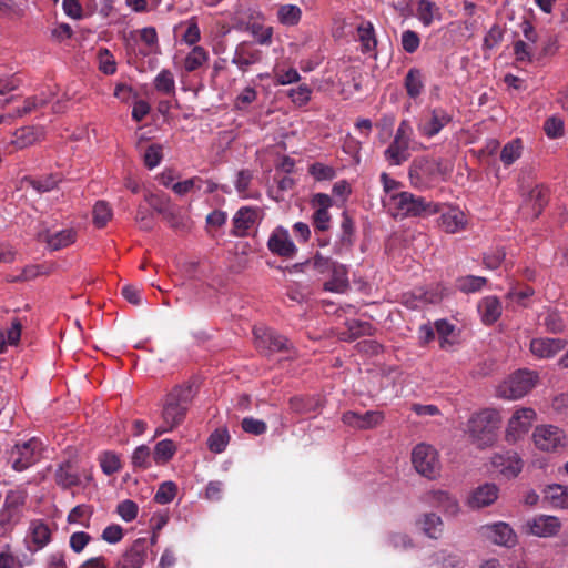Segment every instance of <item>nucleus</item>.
Returning a JSON list of instances; mask_svg holds the SVG:
<instances>
[{
	"label": "nucleus",
	"instance_id": "1",
	"mask_svg": "<svg viewBox=\"0 0 568 568\" xmlns=\"http://www.w3.org/2000/svg\"><path fill=\"white\" fill-rule=\"evenodd\" d=\"M199 386L194 381H187L176 385L166 395L162 408V419L169 427L181 425L189 410V407L197 394Z\"/></svg>",
	"mask_w": 568,
	"mask_h": 568
},
{
	"label": "nucleus",
	"instance_id": "2",
	"mask_svg": "<svg viewBox=\"0 0 568 568\" xmlns=\"http://www.w3.org/2000/svg\"><path fill=\"white\" fill-rule=\"evenodd\" d=\"M501 417L495 408H484L468 420V434L471 443L478 448L490 447L497 439Z\"/></svg>",
	"mask_w": 568,
	"mask_h": 568
},
{
	"label": "nucleus",
	"instance_id": "3",
	"mask_svg": "<svg viewBox=\"0 0 568 568\" xmlns=\"http://www.w3.org/2000/svg\"><path fill=\"white\" fill-rule=\"evenodd\" d=\"M538 375L527 369H518L501 382L497 394L505 399H518L527 395L536 385Z\"/></svg>",
	"mask_w": 568,
	"mask_h": 568
},
{
	"label": "nucleus",
	"instance_id": "4",
	"mask_svg": "<svg viewBox=\"0 0 568 568\" xmlns=\"http://www.w3.org/2000/svg\"><path fill=\"white\" fill-rule=\"evenodd\" d=\"M392 200L398 214L403 216H428L438 212L437 204L409 192L394 194Z\"/></svg>",
	"mask_w": 568,
	"mask_h": 568
},
{
	"label": "nucleus",
	"instance_id": "5",
	"mask_svg": "<svg viewBox=\"0 0 568 568\" xmlns=\"http://www.w3.org/2000/svg\"><path fill=\"white\" fill-rule=\"evenodd\" d=\"M253 335L255 347L263 355L268 356L293 349V344L284 335L270 327H254Z\"/></svg>",
	"mask_w": 568,
	"mask_h": 568
},
{
	"label": "nucleus",
	"instance_id": "6",
	"mask_svg": "<svg viewBox=\"0 0 568 568\" xmlns=\"http://www.w3.org/2000/svg\"><path fill=\"white\" fill-rule=\"evenodd\" d=\"M412 463L418 474L435 479L439 475V460L437 452L427 444H418L412 453Z\"/></svg>",
	"mask_w": 568,
	"mask_h": 568
},
{
	"label": "nucleus",
	"instance_id": "7",
	"mask_svg": "<svg viewBox=\"0 0 568 568\" xmlns=\"http://www.w3.org/2000/svg\"><path fill=\"white\" fill-rule=\"evenodd\" d=\"M41 450L42 443L36 437L21 444H16L10 453L12 468L16 471L28 469L39 459Z\"/></svg>",
	"mask_w": 568,
	"mask_h": 568
},
{
	"label": "nucleus",
	"instance_id": "8",
	"mask_svg": "<svg viewBox=\"0 0 568 568\" xmlns=\"http://www.w3.org/2000/svg\"><path fill=\"white\" fill-rule=\"evenodd\" d=\"M532 438L540 450L556 452L559 447L565 446L566 435L557 426L541 425L535 428Z\"/></svg>",
	"mask_w": 568,
	"mask_h": 568
},
{
	"label": "nucleus",
	"instance_id": "9",
	"mask_svg": "<svg viewBox=\"0 0 568 568\" xmlns=\"http://www.w3.org/2000/svg\"><path fill=\"white\" fill-rule=\"evenodd\" d=\"M536 413L532 408H521L514 413L506 429V440L516 443L531 427Z\"/></svg>",
	"mask_w": 568,
	"mask_h": 568
},
{
	"label": "nucleus",
	"instance_id": "10",
	"mask_svg": "<svg viewBox=\"0 0 568 568\" xmlns=\"http://www.w3.org/2000/svg\"><path fill=\"white\" fill-rule=\"evenodd\" d=\"M28 499V491L18 487L9 490L4 498V511L1 514V525L11 524L13 527L20 519L19 509L24 506Z\"/></svg>",
	"mask_w": 568,
	"mask_h": 568
},
{
	"label": "nucleus",
	"instance_id": "11",
	"mask_svg": "<svg viewBox=\"0 0 568 568\" xmlns=\"http://www.w3.org/2000/svg\"><path fill=\"white\" fill-rule=\"evenodd\" d=\"M262 59L263 52L253 42L242 41L234 50L232 63L245 73L252 65L260 63Z\"/></svg>",
	"mask_w": 568,
	"mask_h": 568
},
{
	"label": "nucleus",
	"instance_id": "12",
	"mask_svg": "<svg viewBox=\"0 0 568 568\" xmlns=\"http://www.w3.org/2000/svg\"><path fill=\"white\" fill-rule=\"evenodd\" d=\"M452 121V115L442 108L429 110L420 119L418 131L422 135L433 138Z\"/></svg>",
	"mask_w": 568,
	"mask_h": 568
},
{
	"label": "nucleus",
	"instance_id": "13",
	"mask_svg": "<svg viewBox=\"0 0 568 568\" xmlns=\"http://www.w3.org/2000/svg\"><path fill=\"white\" fill-rule=\"evenodd\" d=\"M268 250L277 256L291 258L296 252L297 247L292 241L288 231L283 226L275 227L267 241Z\"/></svg>",
	"mask_w": 568,
	"mask_h": 568
},
{
	"label": "nucleus",
	"instance_id": "14",
	"mask_svg": "<svg viewBox=\"0 0 568 568\" xmlns=\"http://www.w3.org/2000/svg\"><path fill=\"white\" fill-rule=\"evenodd\" d=\"M148 541L138 538L118 559L115 568H141L146 559Z\"/></svg>",
	"mask_w": 568,
	"mask_h": 568
},
{
	"label": "nucleus",
	"instance_id": "15",
	"mask_svg": "<svg viewBox=\"0 0 568 568\" xmlns=\"http://www.w3.org/2000/svg\"><path fill=\"white\" fill-rule=\"evenodd\" d=\"M383 420L384 414L379 410H368L364 414L348 410L342 415V422L355 429H372Z\"/></svg>",
	"mask_w": 568,
	"mask_h": 568
},
{
	"label": "nucleus",
	"instance_id": "16",
	"mask_svg": "<svg viewBox=\"0 0 568 568\" xmlns=\"http://www.w3.org/2000/svg\"><path fill=\"white\" fill-rule=\"evenodd\" d=\"M484 535L490 539L494 544L511 548L517 542V536L511 527L506 523H496L489 526L483 527Z\"/></svg>",
	"mask_w": 568,
	"mask_h": 568
},
{
	"label": "nucleus",
	"instance_id": "17",
	"mask_svg": "<svg viewBox=\"0 0 568 568\" xmlns=\"http://www.w3.org/2000/svg\"><path fill=\"white\" fill-rule=\"evenodd\" d=\"M54 481L62 489H70L81 485V470L71 460L58 465L54 471Z\"/></svg>",
	"mask_w": 568,
	"mask_h": 568
},
{
	"label": "nucleus",
	"instance_id": "18",
	"mask_svg": "<svg viewBox=\"0 0 568 568\" xmlns=\"http://www.w3.org/2000/svg\"><path fill=\"white\" fill-rule=\"evenodd\" d=\"M257 216V207L242 206L233 216L232 234L237 237L246 236L248 234V231L256 223Z\"/></svg>",
	"mask_w": 568,
	"mask_h": 568
},
{
	"label": "nucleus",
	"instance_id": "19",
	"mask_svg": "<svg viewBox=\"0 0 568 568\" xmlns=\"http://www.w3.org/2000/svg\"><path fill=\"white\" fill-rule=\"evenodd\" d=\"M499 494V488L493 483H485L478 486L468 498L471 508H484L494 504Z\"/></svg>",
	"mask_w": 568,
	"mask_h": 568
},
{
	"label": "nucleus",
	"instance_id": "20",
	"mask_svg": "<svg viewBox=\"0 0 568 568\" xmlns=\"http://www.w3.org/2000/svg\"><path fill=\"white\" fill-rule=\"evenodd\" d=\"M566 345L567 342L561 338H534L530 342V351L540 358H548L562 351Z\"/></svg>",
	"mask_w": 568,
	"mask_h": 568
},
{
	"label": "nucleus",
	"instance_id": "21",
	"mask_svg": "<svg viewBox=\"0 0 568 568\" xmlns=\"http://www.w3.org/2000/svg\"><path fill=\"white\" fill-rule=\"evenodd\" d=\"M28 537L31 539L33 550L43 549L52 538V531L43 519H32L28 528Z\"/></svg>",
	"mask_w": 568,
	"mask_h": 568
},
{
	"label": "nucleus",
	"instance_id": "22",
	"mask_svg": "<svg viewBox=\"0 0 568 568\" xmlns=\"http://www.w3.org/2000/svg\"><path fill=\"white\" fill-rule=\"evenodd\" d=\"M263 20V14L260 10L239 6L232 14V28L239 31H246L256 21Z\"/></svg>",
	"mask_w": 568,
	"mask_h": 568
},
{
	"label": "nucleus",
	"instance_id": "23",
	"mask_svg": "<svg viewBox=\"0 0 568 568\" xmlns=\"http://www.w3.org/2000/svg\"><path fill=\"white\" fill-rule=\"evenodd\" d=\"M528 526L532 535L547 538L557 535L561 524L555 516H539L528 523Z\"/></svg>",
	"mask_w": 568,
	"mask_h": 568
},
{
	"label": "nucleus",
	"instance_id": "24",
	"mask_svg": "<svg viewBox=\"0 0 568 568\" xmlns=\"http://www.w3.org/2000/svg\"><path fill=\"white\" fill-rule=\"evenodd\" d=\"M332 277L324 283V290L333 293H344L349 287L348 270L345 265L335 262L331 268Z\"/></svg>",
	"mask_w": 568,
	"mask_h": 568
},
{
	"label": "nucleus",
	"instance_id": "25",
	"mask_svg": "<svg viewBox=\"0 0 568 568\" xmlns=\"http://www.w3.org/2000/svg\"><path fill=\"white\" fill-rule=\"evenodd\" d=\"M491 464L494 467L498 468L504 476L508 478L517 477L523 468L521 459L516 454L510 456L509 453L507 454V456L495 454L491 458Z\"/></svg>",
	"mask_w": 568,
	"mask_h": 568
},
{
	"label": "nucleus",
	"instance_id": "26",
	"mask_svg": "<svg viewBox=\"0 0 568 568\" xmlns=\"http://www.w3.org/2000/svg\"><path fill=\"white\" fill-rule=\"evenodd\" d=\"M77 240V232L73 229H64L54 233L47 232L44 242L52 251H59L70 246Z\"/></svg>",
	"mask_w": 568,
	"mask_h": 568
},
{
	"label": "nucleus",
	"instance_id": "27",
	"mask_svg": "<svg viewBox=\"0 0 568 568\" xmlns=\"http://www.w3.org/2000/svg\"><path fill=\"white\" fill-rule=\"evenodd\" d=\"M478 310L481 313L484 324L491 325L501 315V303L496 296H487L479 303Z\"/></svg>",
	"mask_w": 568,
	"mask_h": 568
},
{
	"label": "nucleus",
	"instance_id": "28",
	"mask_svg": "<svg viewBox=\"0 0 568 568\" xmlns=\"http://www.w3.org/2000/svg\"><path fill=\"white\" fill-rule=\"evenodd\" d=\"M356 31L361 42V51L363 53L374 51L377 47V39L373 23L364 20L357 26Z\"/></svg>",
	"mask_w": 568,
	"mask_h": 568
},
{
	"label": "nucleus",
	"instance_id": "29",
	"mask_svg": "<svg viewBox=\"0 0 568 568\" xmlns=\"http://www.w3.org/2000/svg\"><path fill=\"white\" fill-rule=\"evenodd\" d=\"M525 204H531L532 219L539 217L548 204V190L542 184H536L527 194Z\"/></svg>",
	"mask_w": 568,
	"mask_h": 568
},
{
	"label": "nucleus",
	"instance_id": "30",
	"mask_svg": "<svg viewBox=\"0 0 568 568\" xmlns=\"http://www.w3.org/2000/svg\"><path fill=\"white\" fill-rule=\"evenodd\" d=\"M544 501L555 508H568V487L552 484L544 489Z\"/></svg>",
	"mask_w": 568,
	"mask_h": 568
},
{
	"label": "nucleus",
	"instance_id": "31",
	"mask_svg": "<svg viewBox=\"0 0 568 568\" xmlns=\"http://www.w3.org/2000/svg\"><path fill=\"white\" fill-rule=\"evenodd\" d=\"M408 148L409 142L400 140L399 138H394L393 142L384 152L385 159L390 164L399 165L408 159Z\"/></svg>",
	"mask_w": 568,
	"mask_h": 568
},
{
	"label": "nucleus",
	"instance_id": "32",
	"mask_svg": "<svg viewBox=\"0 0 568 568\" xmlns=\"http://www.w3.org/2000/svg\"><path fill=\"white\" fill-rule=\"evenodd\" d=\"M404 87L410 99H417L425 87L423 72L417 68L409 69L404 79Z\"/></svg>",
	"mask_w": 568,
	"mask_h": 568
},
{
	"label": "nucleus",
	"instance_id": "33",
	"mask_svg": "<svg viewBox=\"0 0 568 568\" xmlns=\"http://www.w3.org/2000/svg\"><path fill=\"white\" fill-rule=\"evenodd\" d=\"M347 331L343 333L344 341H355L362 336H372L374 326L366 321L351 320L346 322Z\"/></svg>",
	"mask_w": 568,
	"mask_h": 568
},
{
	"label": "nucleus",
	"instance_id": "34",
	"mask_svg": "<svg viewBox=\"0 0 568 568\" xmlns=\"http://www.w3.org/2000/svg\"><path fill=\"white\" fill-rule=\"evenodd\" d=\"M209 51L201 45H195L183 60V69L191 73L202 68L209 61Z\"/></svg>",
	"mask_w": 568,
	"mask_h": 568
},
{
	"label": "nucleus",
	"instance_id": "35",
	"mask_svg": "<svg viewBox=\"0 0 568 568\" xmlns=\"http://www.w3.org/2000/svg\"><path fill=\"white\" fill-rule=\"evenodd\" d=\"M176 452V445L171 439H163L155 444L152 458L156 465H164L171 460Z\"/></svg>",
	"mask_w": 568,
	"mask_h": 568
},
{
	"label": "nucleus",
	"instance_id": "36",
	"mask_svg": "<svg viewBox=\"0 0 568 568\" xmlns=\"http://www.w3.org/2000/svg\"><path fill=\"white\" fill-rule=\"evenodd\" d=\"M277 19L283 26H297L302 19V10L295 4H283L277 10Z\"/></svg>",
	"mask_w": 568,
	"mask_h": 568
},
{
	"label": "nucleus",
	"instance_id": "37",
	"mask_svg": "<svg viewBox=\"0 0 568 568\" xmlns=\"http://www.w3.org/2000/svg\"><path fill=\"white\" fill-rule=\"evenodd\" d=\"M154 88L164 95L172 97L175 94V80L171 70L163 69L158 73L154 79Z\"/></svg>",
	"mask_w": 568,
	"mask_h": 568
},
{
	"label": "nucleus",
	"instance_id": "38",
	"mask_svg": "<svg viewBox=\"0 0 568 568\" xmlns=\"http://www.w3.org/2000/svg\"><path fill=\"white\" fill-rule=\"evenodd\" d=\"M37 140L36 133L32 128L24 126L18 129L10 141V144L16 150L24 149L31 144H33Z\"/></svg>",
	"mask_w": 568,
	"mask_h": 568
},
{
	"label": "nucleus",
	"instance_id": "39",
	"mask_svg": "<svg viewBox=\"0 0 568 568\" xmlns=\"http://www.w3.org/2000/svg\"><path fill=\"white\" fill-rule=\"evenodd\" d=\"M318 407V400L312 397L295 396L290 399V408L292 412L304 415L315 412Z\"/></svg>",
	"mask_w": 568,
	"mask_h": 568
},
{
	"label": "nucleus",
	"instance_id": "40",
	"mask_svg": "<svg viewBox=\"0 0 568 568\" xmlns=\"http://www.w3.org/2000/svg\"><path fill=\"white\" fill-rule=\"evenodd\" d=\"M93 514V509L89 505H78L73 507L68 514L67 520L69 524H80L89 527V520Z\"/></svg>",
	"mask_w": 568,
	"mask_h": 568
},
{
	"label": "nucleus",
	"instance_id": "41",
	"mask_svg": "<svg viewBox=\"0 0 568 568\" xmlns=\"http://www.w3.org/2000/svg\"><path fill=\"white\" fill-rule=\"evenodd\" d=\"M261 45H270L273 38V28L264 27L262 20H256L247 30Z\"/></svg>",
	"mask_w": 568,
	"mask_h": 568
},
{
	"label": "nucleus",
	"instance_id": "42",
	"mask_svg": "<svg viewBox=\"0 0 568 568\" xmlns=\"http://www.w3.org/2000/svg\"><path fill=\"white\" fill-rule=\"evenodd\" d=\"M27 183L38 193H45L57 187L60 179L54 174H49L39 179H26Z\"/></svg>",
	"mask_w": 568,
	"mask_h": 568
},
{
	"label": "nucleus",
	"instance_id": "43",
	"mask_svg": "<svg viewBox=\"0 0 568 568\" xmlns=\"http://www.w3.org/2000/svg\"><path fill=\"white\" fill-rule=\"evenodd\" d=\"M176 494H178L176 484L171 480L164 481L159 486V488L154 495V501L160 505L170 504L171 501H173Z\"/></svg>",
	"mask_w": 568,
	"mask_h": 568
},
{
	"label": "nucleus",
	"instance_id": "44",
	"mask_svg": "<svg viewBox=\"0 0 568 568\" xmlns=\"http://www.w3.org/2000/svg\"><path fill=\"white\" fill-rule=\"evenodd\" d=\"M355 236V225L353 219L348 215L347 212H343L342 214V223H341V243L346 246H351L354 243Z\"/></svg>",
	"mask_w": 568,
	"mask_h": 568
},
{
	"label": "nucleus",
	"instance_id": "45",
	"mask_svg": "<svg viewBox=\"0 0 568 568\" xmlns=\"http://www.w3.org/2000/svg\"><path fill=\"white\" fill-rule=\"evenodd\" d=\"M112 217V209L104 201H98L93 206V223L97 227H104Z\"/></svg>",
	"mask_w": 568,
	"mask_h": 568
},
{
	"label": "nucleus",
	"instance_id": "46",
	"mask_svg": "<svg viewBox=\"0 0 568 568\" xmlns=\"http://www.w3.org/2000/svg\"><path fill=\"white\" fill-rule=\"evenodd\" d=\"M151 449L146 445L138 446L132 454V465L134 468L148 469L152 460Z\"/></svg>",
	"mask_w": 568,
	"mask_h": 568
},
{
	"label": "nucleus",
	"instance_id": "47",
	"mask_svg": "<svg viewBox=\"0 0 568 568\" xmlns=\"http://www.w3.org/2000/svg\"><path fill=\"white\" fill-rule=\"evenodd\" d=\"M521 148L520 139H515L508 142L500 152V160L505 165L513 164L520 156Z\"/></svg>",
	"mask_w": 568,
	"mask_h": 568
},
{
	"label": "nucleus",
	"instance_id": "48",
	"mask_svg": "<svg viewBox=\"0 0 568 568\" xmlns=\"http://www.w3.org/2000/svg\"><path fill=\"white\" fill-rule=\"evenodd\" d=\"M462 221L457 209H449L440 216V227L447 233H455L459 230Z\"/></svg>",
	"mask_w": 568,
	"mask_h": 568
},
{
	"label": "nucleus",
	"instance_id": "49",
	"mask_svg": "<svg viewBox=\"0 0 568 568\" xmlns=\"http://www.w3.org/2000/svg\"><path fill=\"white\" fill-rule=\"evenodd\" d=\"M274 78H275V84L287 85V84L298 82L301 79V75L295 68L283 69L277 65L274 69Z\"/></svg>",
	"mask_w": 568,
	"mask_h": 568
},
{
	"label": "nucleus",
	"instance_id": "50",
	"mask_svg": "<svg viewBox=\"0 0 568 568\" xmlns=\"http://www.w3.org/2000/svg\"><path fill=\"white\" fill-rule=\"evenodd\" d=\"M423 530L429 538H438L443 530V521L436 514H426L423 521Z\"/></svg>",
	"mask_w": 568,
	"mask_h": 568
},
{
	"label": "nucleus",
	"instance_id": "51",
	"mask_svg": "<svg viewBox=\"0 0 568 568\" xmlns=\"http://www.w3.org/2000/svg\"><path fill=\"white\" fill-rule=\"evenodd\" d=\"M150 206L159 214L168 213V209L172 207L171 200L165 194L148 193L144 196Z\"/></svg>",
	"mask_w": 568,
	"mask_h": 568
},
{
	"label": "nucleus",
	"instance_id": "52",
	"mask_svg": "<svg viewBox=\"0 0 568 568\" xmlns=\"http://www.w3.org/2000/svg\"><path fill=\"white\" fill-rule=\"evenodd\" d=\"M203 185V179L200 176H192L187 180H184L182 182H176L172 185V191L183 196L192 191L201 190Z\"/></svg>",
	"mask_w": 568,
	"mask_h": 568
},
{
	"label": "nucleus",
	"instance_id": "53",
	"mask_svg": "<svg viewBox=\"0 0 568 568\" xmlns=\"http://www.w3.org/2000/svg\"><path fill=\"white\" fill-rule=\"evenodd\" d=\"M312 95V89L306 83L300 84L297 88L290 89L287 97L292 102L298 106H304L308 103Z\"/></svg>",
	"mask_w": 568,
	"mask_h": 568
},
{
	"label": "nucleus",
	"instance_id": "54",
	"mask_svg": "<svg viewBox=\"0 0 568 568\" xmlns=\"http://www.w3.org/2000/svg\"><path fill=\"white\" fill-rule=\"evenodd\" d=\"M230 440L226 429H216L209 437V448L213 453H222Z\"/></svg>",
	"mask_w": 568,
	"mask_h": 568
},
{
	"label": "nucleus",
	"instance_id": "55",
	"mask_svg": "<svg viewBox=\"0 0 568 568\" xmlns=\"http://www.w3.org/2000/svg\"><path fill=\"white\" fill-rule=\"evenodd\" d=\"M308 173L317 181H329L336 175L334 168L325 165L321 162H315L308 168Z\"/></svg>",
	"mask_w": 568,
	"mask_h": 568
},
{
	"label": "nucleus",
	"instance_id": "56",
	"mask_svg": "<svg viewBox=\"0 0 568 568\" xmlns=\"http://www.w3.org/2000/svg\"><path fill=\"white\" fill-rule=\"evenodd\" d=\"M99 70L104 74L111 75L116 72V62L113 54L108 49H100L98 53Z\"/></svg>",
	"mask_w": 568,
	"mask_h": 568
},
{
	"label": "nucleus",
	"instance_id": "57",
	"mask_svg": "<svg viewBox=\"0 0 568 568\" xmlns=\"http://www.w3.org/2000/svg\"><path fill=\"white\" fill-rule=\"evenodd\" d=\"M437 10L435 2L430 0H419L417 3V18L424 26H429L434 19V12Z\"/></svg>",
	"mask_w": 568,
	"mask_h": 568
},
{
	"label": "nucleus",
	"instance_id": "58",
	"mask_svg": "<svg viewBox=\"0 0 568 568\" xmlns=\"http://www.w3.org/2000/svg\"><path fill=\"white\" fill-rule=\"evenodd\" d=\"M99 460L101 469L105 475H113L121 468L120 459L114 453L105 452L100 456Z\"/></svg>",
	"mask_w": 568,
	"mask_h": 568
},
{
	"label": "nucleus",
	"instance_id": "59",
	"mask_svg": "<svg viewBox=\"0 0 568 568\" xmlns=\"http://www.w3.org/2000/svg\"><path fill=\"white\" fill-rule=\"evenodd\" d=\"M253 180V172L243 169L237 172L236 181H235V189L240 196L246 199L250 197L248 189L250 184Z\"/></svg>",
	"mask_w": 568,
	"mask_h": 568
},
{
	"label": "nucleus",
	"instance_id": "60",
	"mask_svg": "<svg viewBox=\"0 0 568 568\" xmlns=\"http://www.w3.org/2000/svg\"><path fill=\"white\" fill-rule=\"evenodd\" d=\"M201 40V31L195 18H191L186 21V29L182 36V41L187 45H196Z\"/></svg>",
	"mask_w": 568,
	"mask_h": 568
},
{
	"label": "nucleus",
	"instance_id": "61",
	"mask_svg": "<svg viewBox=\"0 0 568 568\" xmlns=\"http://www.w3.org/2000/svg\"><path fill=\"white\" fill-rule=\"evenodd\" d=\"M139 507L136 503L130 499L121 501L116 507V513L126 523L134 520L138 516Z\"/></svg>",
	"mask_w": 568,
	"mask_h": 568
},
{
	"label": "nucleus",
	"instance_id": "62",
	"mask_svg": "<svg viewBox=\"0 0 568 568\" xmlns=\"http://www.w3.org/2000/svg\"><path fill=\"white\" fill-rule=\"evenodd\" d=\"M241 426L245 433L256 436L265 434L267 430V425L265 422L253 417L243 418Z\"/></svg>",
	"mask_w": 568,
	"mask_h": 568
},
{
	"label": "nucleus",
	"instance_id": "63",
	"mask_svg": "<svg viewBox=\"0 0 568 568\" xmlns=\"http://www.w3.org/2000/svg\"><path fill=\"white\" fill-rule=\"evenodd\" d=\"M545 133L550 139H557L564 135V121L558 116H550L544 124Z\"/></svg>",
	"mask_w": 568,
	"mask_h": 568
},
{
	"label": "nucleus",
	"instance_id": "64",
	"mask_svg": "<svg viewBox=\"0 0 568 568\" xmlns=\"http://www.w3.org/2000/svg\"><path fill=\"white\" fill-rule=\"evenodd\" d=\"M163 153L160 144H151L144 153V164L148 169H154L162 161Z\"/></svg>",
	"mask_w": 568,
	"mask_h": 568
}]
</instances>
